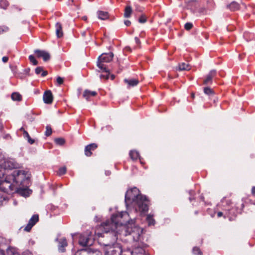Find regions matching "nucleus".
<instances>
[{
    "mask_svg": "<svg viewBox=\"0 0 255 255\" xmlns=\"http://www.w3.org/2000/svg\"><path fill=\"white\" fill-rule=\"evenodd\" d=\"M88 255H102V253L99 250H92L90 248H87Z\"/></svg>",
    "mask_w": 255,
    "mask_h": 255,
    "instance_id": "nucleus-24",
    "label": "nucleus"
},
{
    "mask_svg": "<svg viewBox=\"0 0 255 255\" xmlns=\"http://www.w3.org/2000/svg\"><path fill=\"white\" fill-rule=\"evenodd\" d=\"M227 8L232 11H235L239 9L240 5L236 1H233L230 4L227 5Z\"/></svg>",
    "mask_w": 255,
    "mask_h": 255,
    "instance_id": "nucleus-19",
    "label": "nucleus"
},
{
    "mask_svg": "<svg viewBox=\"0 0 255 255\" xmlns=\"http://www.w3.org/2000/svg\"><path fill=\"white\" fill-rule=\"evenodd\" d=\"M194 96H195V95L194 93H192V95H191V97L194 98Z\"/></svg>",
    "mask_w": 255,
    "mask_h": 255,
    "instance_id": "nucleus-52",
    "label": "nucleus"
},
{
    "mask_svg": "<svg viewBox=\"0 0 255 255\" xmlns=\"http://www.w3.org/2000/svg\"><path fill=\"white\" fill-rule=\"evenodd\" d=\"M0 255H5L4 252L0 249Z\"/></svg>",
    "mask_w": 255,
    "mask_h": 255,
    "instance_id": "nucleus-48",
    "label": "nucleus"
},
{
    "mask_svg": "<svg viewBox=\"0 0 255 255\" xmlns=\"http://www.w3.org/2000/svg\"><path fill=\"white\" fill-rule=\"evenodd\" d=\"M204 92L205 94L208 95H212L214 94L213 89L210 87H205L204 88Z\"/></svg>",
    "mask_w": 255,
    "mask_h": 255,
    "instance_id": "nucleus-27",
    "label": "nucleus"
},
{
    "mask_svg": "<svg viewBox=\"0 0 255 255\" xmlns=\"http://www.w3.org/2000/svg\"><path fill=\"white\" fill-rule=\"evenodd\" d=\"M132 8L130 6H127L125 8V12H124V16L125 17H129L132 13Z\"/></svg>",
    "mask_w": 255,
    "mask_h": 255,
    "instance_id": "nucleus-23",
    "label": "nucleus"
},
{
    "mask_svg": "<svg viewBox=\"0 0 255 255\" xmlns=\"http://www.w3.org/2000/svg\"><path fill=\"white\" fill-rule=\"evenodd\" d=\"M179 71L189 70L190 69V65L186 63H180L177 68Z\"/></svg>",
    "mask_w": 255,
    "mask_h": 255,
    "instance_id": "nucleus-20",
    "label": "nucleus"
},
{
    "mask_svg": "<svg viewBox=\"0 0 255 255\" xmlns=\"http://www.w3.org/2000/svg\"><path fill=\"white\" fill-rule=\"evenodd\" d=\"M41 73V76L44 77L47 75V72L44 71L41 67H38L35 69V73L37 75Z\"/></svg>",
    "mask_w": 255,
    "mask_h": 255,
    "instance_id": "nucleus-22",
    "label": "nucleus"
},
{
    "mask_svg": "<svg viewBox=\"0 0 255 255\" xmlns=\"http://www.w3.org/2000/svg\"><path fill=\"white\" fill-rule=\"evenodd\" d=\"M21 174H24V171H18L17 175H20Z\"/></svg>",
    "mask_w": 255,
    "mask_h": 255,
    "instance_id": "nucleus-47",
    "label": "nucleus"
},
{
    "mask_svg": "<svg viewBox=\"0 0 255 255\" xmlns=\"http://www.w3.org/2000/svg\"><path fill=\"white\" fill-rule=\"evenodd\" d=\"M66 172V167H62L59 169L58 171V174L59 175H62L65 174Z\"/></svg>",
    "mask_w": 255,
    "mask_h": 255,
    "instance_id": "nucleus-33",
    "label": "nucleus"
},
{
    "mask_svg": "<svg viewBox=\"0 0 255 255\" xmlns=\"http://www.w3.org/2000/svg\"><path fill=\"white\" fill-rule=\"evenodd\" d=\"M60 237H61V234H58V235L57 236V238H60Z\"/></svg>",
    "mask_w": 255,
    "mask_h": 255,
    "instance_id": "nucleus-54",
    "label": "nucleus"
},
{
    "mask_svg": "<svg viewBox=\"0 0 255 255\" xmlns=\"http://www.w3.org/2000/svg\"><path fill=\"white\" fill-rule=\"evenodd\" d=\"M44 103L47 104H50L53 100V95L50 90H47L44 92L43 96Z\"/></svg>",
    "mask_w": 255,
    "mask_h": 255,
    "instance_id": "nucleus-9",
    "label": "nucleus"
},
{
    "mask_svg": "<svg viewBox=\"0 0 255 255\" xmlns=\"http://www.w3.org/2000/svg\"><path fill=\"white\" fill-rule=\"evenodd\" d=\"M189 200H190V201H191V200H192V198H189Z\"/></svg>",
    "mask_w": 255,
    "mask_h": 255,
    "instance_id": "nucleus-58",
    "label": "nucleus"
},
{
    "mask_svg": "<svg viewBox=\"0 0 255 255\" xmlns=\"http://www.w3.org/2000/svg\"><path fill=\"white\" fill-rule=\"evenodd\" d=\"M195 213L196 214H198V212H197V211H196V212H195Z\"/></svg>",
    "mask_w": 255,
    "mask_h": 255,
    "instance_id": "nucleus-57",
    "label": "nucleus"
},
{
    "mask_svg": "<svg viewBox=\"0 0 255 255\" xmlns=\"http://www.w3.org/2000/svg\"><path fill=\"white\" fill-rule=\"evenodd\" d=\"M114 54L112 52L109 53H103L99 57V60L102 62L108 63L111 61L113 59Z\"/></svg>",
    "mask_w": 255,
    "mask_h": 255,
    "instance_id": "nucleus-10",
    "label": "nucleus"
},
{
    "mask_svg": "<svg viewBox=\"0 0 255 255\" xmlns=\"http://www.w3.org/2000/svg\"><path fill=\"white\" fill-rule=\"evenodd\" d=\"M252 193L254 196H255V186H254L252 188Z\"/></svg>",
    "mask_w": 255,
    "mask_h": 255,
    "instance_id": "nucleus-44",
    "label": "nucleus"
},
{
    "mask_svg": "<svg viewBox=\"0 0 255 255\" xmlns=\"http://www.w3.org/2000/svg\"><path fill=\"white\" fill-rule=\"evenodd\" d=\"M55 246L60 253H65L68 248L67 240H55Z\"/></svg>",
    "mask_w": 255,
    "mask_h": 255,
    "instance_id": "nucleus-5",
    "label": "nucleus"
},
{
    "mask_svg": "<svg viewBox=\"0 0 255 255\" xmlns=\"http://www.w3.org/2000/svg\"><path fill=\"white\" fill-rule=\"evenodd\" d=\"M192 27H193V24L192 23H190V22H187V23H185V24L184 25L185 29L187 30L191 29L192 28Z\"/></svg>",
    "mask_w": 255,
    "mask_h": 255,
    "instance_id": "nucleus-36",
    "label": "nucleus"
},
{
    "mask_svg": "<svg viewBox=\"0 0 255 255\" xmlns=\"http://www.w3.org/2000/svg\"><path fill=\"white\" fill-rule=\"evenodd\" d=\"M23 130H25V129H24V128H23V127H21V128L19 129V130H20V131H22V132H23Z\"/></svg>",
    "mask_w": 255,
    "mask_h": 255,
    "instance_id": "nucleus-51",
    "label": "nucleus"
},
{
    "mask_svg": "<svg viewBox=\"0 0 255 255\" xmlns=\"http://www.w3.org/2000/svg\"><path fill=\"white\" fill-rule=\"evenodd\" d=\"M137 241H138V240H135V244L134 245L135 246H136V242H137Z\"/></svg>",
    "mask_w": 255,
    "mask_h": 255,
    "instance_id": "nucleus-55",
    "label": "nucleus"
},
{
    "mask_svg": "<svg viewBox=\"0 0 255 255\" xmlns=\"http://www.w3.org/2000/svg\"><path fill=\"white\" fill-rule=\"evenodd\" d=\"M39 221V216L37 214L33 215L28 221L27 225L24 227L23 231L25 232H29L31 228Z\"/></svg>",
    "mask_w": 255,
    "mask_h": 255,
    "instance_id": "nucleus-6",
    "label": "nucleus"
},
{
    "mask_svg": "<svg viewBox=\"0 0 255 255\" xmlns=\"http://www.w3.org/2000/svg\"><path fill=\"white\" fill-rule=\"evenodd\" d=\"M205 10V8H202V9H201V11H202H202H204V10Z\"/></svg>",
    "mask_w": 255,
    "mask_h": 255,
    "instance_id": "nucleus-56",
    "label": "nucleus"
},
{
    "mask_svg": "<svg viewBox=\"0 0 255 255\" xmlns=\"http://www.w3.org/2000/svg\"><path fill=\"white\" fill-rule=\"evenodd\" d=\"M97 94L95 91H91L88 90H86L83 92V97L87 100H89V98L91 96H95Z\"/></svg>",
    "mask_w": 255,
    "mask_h": 255,
    "instance_id": "nucleus-17",
    "label": "nucleus"
},
{
    "mask_svg": "<svg viewBox=\"0 0 255 255\" xmlns=\"http://www.w3.org/2000/svg\"><path fill=\"white\" fill-rule=\"evenodd\" d=\"M111 79H112V80L114 79V78H115V76H114V75H112L111 76Z\"/></svg>",
    "mask_w": 255,
    "mask_h": 255,
    "instance_id": "nucleus-50",
    "label": "nucleus"
},
{
    "mask_svg": "<svg viewBox=\"0 0 255 255\" xmlns=\"http://www.w3.org/2000/svg\"><path fill=\"white\" fill-rule=\"evenodd\" d=\"M55 142L57 144L62 145L64 144L65 141L64 138H57L55 139Z\"/></svg>",
    "mask_w": 255,
    "mask_h": 255,
    "instance_id": "nucleus-30",
    "label": "nucleus"
},
{
    "mask_svg": "<svg viewBox=\"0 0 255 255\" xmlns=\"http://www.w3.org/2000/svg\"><path fill=\"white\" fill-rule=\"evenodd\" d=\"M146 18L145 16L144 15H141L138 19V21L140 23H144L145 22H146Z\"/></svg>",
    "mask_w": 255,
    "mask_h": 255,
    "instance_id": "nucleus-38",
    "label": "nucleus"
},
{
    "mask_svg": "<svg viewBox=\"0 0 255 255\" xmlns=\"http://www.w3.org/2000/svg\"><path fill=\"white\" fill-rule=\"evenodd\" d=\"M3 31V29L0 26V34Z\"/></svg>",
    "mask_w": 255,
    "mask_h": 255,
    "instance_id": "nucleus-49",
    "label": "nucleus"
},
{
    "mask_svg": "<svg viewBox=\"0 0 255 255\" xmlns=\"http://www.w3.org/2000/svg\"><path fill=\"white\" fill-rule=\"evenodd\" d=\"M94 240H79V244L83 247H90L94 244Z\"/></svg>",
    "mask_w": 255,
    "mask_h": 255,
    "instance_id": "nucleus-18",
    "label": "nucleus"
},
{
    "mask_svg": "<svg viewBox=\"0 0 255 255\" xmlns=\"http://www.w3.org/2000/svg\"><path fill=\"white\" fill-rule=\"evenodd\" d=\"M193 253L194 254L196 255H202V253L200 249L198 247H194L193 249Z\"/></svg>",
    "mask_w": 255,
    "mask_h": 255,
    "instance_id": "nucleus-31",
    "label": "nucleus"
},
{
    "mask_svg": "<svg viewBox=\"0 0 255 255\" xmlns=\"http://www.w3.org/2000/svg\"><path fill=\"white\" fill-rule=\"evenodd\" d=\"M104 63H105L104 62H102V61H101V60H99L98 59V61L97 62V66L101 70H103L104 71H107L106 66L104 64Z\"/></svg>",
    "mask_w": 255,
    "mask_h": 255,
    "instance_id": "nucleus-29",
    "label": "nucleus"
},
{
    "mask_svg": "<svg viewBox=\"0 0 255 255\" xmlns=\"http://www.w3.org/2000/svg\"><path fill=\"white\" fill-rule=\"evenodd\" d=\"M72 237L74 238H80L81 239H89L88 238H85L82 235L79 234H75L72 235Z\"/></svg>",
    "mask_w": 255,
    "mask_h": 255,
    "instance_id": "nucleus-35",
    "label": "nucleus"
},
{
    "mask_svg": "<svg viewBox=\"0 0 255 255\" xmlns=\"http://www.w3.org/2000/svg\"><path fill=\"white\" fill-rule=\"evenodd\" d=\"M15 190V186L11 184L10 182L7 180L3 181L1 180L0 183V191L8 194H11L13 193Z\"/></svg>",
    "mask_w": 255,
    "mask_h": 255,
    "instance_id": "nucleus-4",
    "label": "nucleus"
},
{
    "mask_svg": "<svg viewBox=\"0 0 255 255\" xmlns=\"http://www.w3.org/2000/svg\"><path fill=\"white\" fill-rule=\"evenodd\" d=\"M126 206L132 207L140 212H146L148 210V200L145 196L140 194L139 190L136 187L128 190L125 195Z\"/></svg>",
    "mask_w": 255,
    "mask_h": 255,
    "instance_id": "nucleus-2",
    "label": "nucleus"
},
{
    "mask_svg": "<svg viewBox=\"0 0 255 255\" xmlns=\"http://www.w3.org/2000/svg\"><path fill=\"white\" fill-rule=\"evenodd\" d=\"M102 245L104 247V255H120L122 252L121 245L116 241Z\"/></svg>",
    "mask_w": 255,
    "mask_h": 255,
    "instance_id": "nucleus-3",
    "label": "nucleus"
},
{
    "mask_svg": "<svg viewBox=\"0 0 255 255\" xmlns=\"http://www.w3.org/2000/svg\"><path fill=\"white\" fill-rule=\"evenodd\" d=\"M82 35H83V36H85V32H83L82 33Z\"/></svg>",
    "mask_w": 255,
    "mask_h": 255,
    "instance_id": "nucleus-53",
    "label": "nucleus"
},
{
    "mask_svg": "<svg viewBox=\"0 0 255 255\" xmlns=\"http://www.w3.org/2000/svg\"><path fill=\"white\" fill-rule=\"evenodd\" d=\"M125 24L126 25L128 26L130 25V24H131V22H130V21L129 20H126L125 21Z\"/></svg>",
    "mask_w": 255,
    "mask_h": 255,
    "instance_id": "nucleus-43",
    "label": "nucleus"
},
{
    "mask_svg": "<svg viewBox=\"0 0 255 255\" xmlns=\"http://www.w3.org/2000/svg\"><path fill=\"white\" fill-rule=\"evenodd\" d=\"M134 220H129V215L127 212H121L113 215L110 220L103 222L96 230L95 234L98 238H105L104 233L111 232L117 239L127 236L131 233L132 229L129 230L128 226L134 224Z\"/></svg>",
    "mask_w": 255,
    "mask_h": 255,
    "instance_id": "nucleus-1",
    "label": "nucleus"
},
{
    "mask_svg": "<svg viewBox=\"0 0 255 255\" xmlns=\"http://www.w3.org/2000/svg\"><path fill=\"white\" fill-rule=\"evenodd\" d=\"M29 59L31 63H32L34 65H36L38 64L37 61L35 59L34 56L32 55H30L29 56Z\"/></svg>",
    "mask_w": 255,
    "mask_h": 255,
    "instance_id": "nucleus-32",
    "label": "nucleus"
},
{
    "mask_svg": "<svg viewBox=\"0 0 255 255\" xmlns=\"http://www.w3.org/2000/svg\"><path fill=\"white\" fill-rule=\"evenodd\" d=\"M27 139V141L31 144L34 143V140L32 139L30 136H29V135H28V136H26V137L25 138Z\"/></svg>",
    "mask_w": 255,
    "mask_h": 255,
    "instance_id": "nucleus-40",
    "label": "nucleus"
},
{
    "mask_svg": "<svg viewBox=\"0 0 255 255\" xmlns=\"http://www.w3.org/2000/svg\"><path fill=\"white\" fill-rule=\"evenodd\" d=\"M223 215V213L222 212H219L217 213V216L219 218L222 217Z\"/></svg>",
    "mask_w": 255,
    "mask_h": 255,
    "instance_id": "nucleus-45",
    "label": "nucleus"
},
{
    "mask_svg": "<svg viewBox=\"0 0 255 255\" xmlns=\"http://www.w3.org/2000/svg\"><path fill=\"white\" fill-rule=\"evenodd\" d=\"M56 81L59 85H61L63 83V79L60 77H58Z\"/></svg>",
    "mask_w": 255,
    "mask_h": 255,
    "instance_id": "nucleus-39",
    "label": "nucleus"
},
{
    "mask_svg": "<svg viewBox=\"0 0 255 255\" xmlns=\"http://www.w3.org/2000/svg\"><path fill=\"white\" fill-rule=\"evenodd\" d=\"M216 71L215 70H211L204 80L203 84L204 85L210 84L212 83V79L216 75Z\"/></svg>",
    "mask_w": 255,
    "mask_h": 255,
    "instance_id": "nucleus-13",
    "label": "nucleus"
},
{
    "mask_svg": "<svg viewBox=\"0 0 255 255\" xmlns=\"http://www.w3.org/2000/svg\"><path fill=\"white\" fill-rule=\"evenodd\" d=\"M75 255H88L87 249H81L76 252Z\"/></svg>",
    "mask_w": 255,
    "mask_h": 255,
    "instance_id": "nucleus-28",
    "label": "nucleus"
},
{
    "mask_svg": "<svg viewBox=\"0 0 255 255\" xmlns=\"http://www.w3.org/2000/svg\"><path fill=\"white\" fill-rule=\"evenodd\" d=\"M134 39L136 44H138L140 43V40L137 37H135Z\"/></svg>",
    "mask_w": 255,
    "mask_h": 255,
    "instance_id": "nucleus-46",
    "label": "nucleus"
},
{
    "mask_svg": "<svg viewBox=\"0 0 255 255\" xmlns=\"http://www.w3.org/2000/svg\"><path fill=\"white\" fill-rule=\"evenodd\" d=\"M106 72V73L105 74H101L100 75V78H104L106 79H108L109 78V73L107 71H105Z\"/></svg>",
    "mask_w": 255,
    "mask_h": 255,
    "instance_id": "nucleus-37",
    "label": "nucleus"
},
{
    "mask_svg": "<svg viewBox=\"0 0 255 255\" xmlns=\"http://www.w3.org/2000/svg\"><path fill=\"white\" fill-rule=\"evenodd\" d=\"M97 147L98 145L95 143H91L89 145H87L85 147V154L87 156H90L92 154V151L96 149L97 148Z\"/></svg>",
    "mask_w": 255,
    "mask_h": 255,
    "instance_id": "nucleus-11",
    "label": "nucleus"
},
{
    "mask_svg": "<svg viewBox=\"0 0 255 255\" xmlns=\"http://www.w3.org/2000/svg\"><path fill=\"white\" fill-rule=\"evenodd\" d=\"M7 255H20L17 252L16 250L13 248H9L6 250ZM22 255H33L29 251L24 252Z\"/></svg>",
    "mask_w": 255,
    "mask_h": 255,
    "instance_id": "nucleus-12",
    "label": "nucleus"
},
{
    "mask_svg": "<svg viewBox=\"0 0 255 255\" xmlns=\"http://www.w3.org/2000/svg\"><path fill=\"white\" fill-rule=\"evenodd\" d=\"M23 137L24 138H26V136H28V135H29L28 133L25 130H23Z\"/></svg>",
    "mask_w": 255,
    "mask_h": 255,
    "instance_id": "nucleus-42",
    "label": "nucleus"
},
{
    "mask_svg": "<svg viewBox=\"0 0 255 255\" xmlns=\"http://www.w3.org/2000/svg\"><path fill=\"white\" fill-rule=\"evenodd\" d=\"M46 130L45 131V134L46 136H48L50 135L52 133V129L50 126H46Z\"/></svg>",
    "mask_w": 255,
    "mask_h": 255,
    "instance_id": "nucleus-34",
    "label": "nucleus"
},
{
    "mask_svg": "<svg viewBox=\"0 0 255 255\" xmlns=\"http://www.w3.org/2000/svg\"><path fill=\"white\" fill-rule=\"evenodd\" d=\"M8 57L7 56H4L2 58V61L4 63H6L8 61Z\"/></svg>",
    "mask_w": 255,
    "mask_h": 255,
    "instance_id": "nucleus-41",
    "label": "nucleus"
},
{
    "mask_svg": "<svg viewBox=\"0 0 255 255\" xmlns=\"http://www.w3.org/2000/svg\"><path fill=\"white\" fill-rule=\"evenodd\" d=\"M97 15L98 18L103 20L108 19L109 17V13L107 11H98Z\"/></svg>",
    "mask_w": 255,
    "mask_h": 255,
    "instance_id": "nucleus-14",
    "label": "nucleus"
},
{
    "mask_svg": "<svg viewBox=\"0 0 255 255\" xmlns=\"http://www.w3.org/2000/svg\"><path fill=\"white\" fill-rule=\"evenodd\" d=\"M0 165L4 169H13L16 168V164L13 161L3 159L0 161Z\"/></svg>",
    "mask_w": 255,
    "mask_h": 255,
    "instance_id": "nucleus-7",
    "label": "nucleus"
},
{
    "mask_svg": "<svg viewBox=\"0 0 255 255\" xmlns=\"http://www.w3.org/2000/svg\"><path fill=\"white\" fill-rule=\"evenodd\" d=\"M124 82L128 85V87L135 86L139 83V81L137 79H124Z\"/></svg>",
    "mask_w": 255,
    "mask_h": 255,
    "instance_id": "nucleus-15",
    "label": "nucleus"
},
{
    "mask_svg": "<svg viewBox=\"0 0 255 255\" xmlns=\"http://www.w3.org/2000/svg\"><path fill=\"white\" fill-rule=\"evenodd\" d=\"M129 156L131 159L136 160L138 158L139 153L135 150H131L129 152Z\"/></svg>",
    "mask_w": 255,
    "mask_h": 255,
    "instance_id": "nucleus-26",
    "label": "nucleus"
},
{
    "mask_svg": "<svg viewBox=\"0 0 255 255\" xmlns=\"http://www.w3.org/2000/svg\"><path fill=\"white\" fill-rule=\"evenodd\" d=\"M148 226H153L155 224V220L150 215H148L146 218Z\"/></svg>",
    "mask_w": 255,
    "mask_h": 255,
    "instance_id": "nucleus-25",
    "label": "nucleus"
},
{
    "mask_svg": "<svg viewBox=\"0 0 255 255\" xmlns=\"http://www.w3.org/2000/svg\"><path fill=\"white\" fill-rule=\"evenodd\" d=\"M34 53L38 58H42L43 61L45 62L48 61L50 58V54L44 50L37 49L34 50Z\"/></svg>",
    "mask_w": 255,
    "mask_h": 255,
    "instance_id": "nucleus-8",
    "label": "nucleus"
},
{
    "mask_svg": "<svg viewBox=\"0 0 255 255\" xmlns=\"http://www.w3.org/2000/svg\"><path fill=\"white\" fill-rule=\"evenodd\" d=\"M56 34L58 38H60L63 36V31L61 24L57 22L55 25Z\"/></svg>",
    "mask_w": 255,
    "mask_h": 255,
    "instance_id": "nucleus-16",
    "label": "nucleus"
},
{
    "mask_svg": "<svg viewBox=\"0 0 255 255\" xmlns=\"http://www.w3.org/2000/svg\"><path fill=\"white\" fill-rule=\"evenodd\" d=\"M11 97L13 101H20L22 99L21 95L17 92L13 93L11 95Z\"/></svg>",
    "mask_w": 255,
    "mask_h": 255,
    "instance_id": "nucleus-21",
    "label": "nucleus"
}]
</instances>
